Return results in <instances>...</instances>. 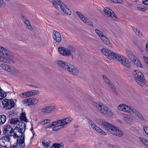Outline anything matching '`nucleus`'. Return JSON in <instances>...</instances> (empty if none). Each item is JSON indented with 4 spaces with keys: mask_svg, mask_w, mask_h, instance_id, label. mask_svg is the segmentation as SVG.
<instances>
[{
    "mask_svg": "<svg viewBox=\"0 0 148 148\" xmlns=\"http://www.w3.org/2000/svg\"><path fill=\"white\" fill-rule=\"evenodd\" d=\"M124 121L128 123L131 124L133 122L132 118L130 116L127 115H125L123 117Z\"/></svg>",
    "mask_w": 148,
    "mask_h": 148,
    "instance_id": "aec40b11",
    "label": "nucleus"
},
{
    "mask_svg": "<svg viewBox=\"0 0 148 148\" xmlns=\"http://www.w3.org/2000/svg\"><path fill=\"white\" fill-rule=\"evenodd\" d=\"M23 131L21 133V135L20 137V140H19V146L20 147H25V134Z\"/></svg>",
    "mask_w": 148,
    "mask_h": 148,
    "instance_id": "2eb2a0df",
    "label": "nucleus"
},
{
    "mask_svg": "<svg viewBox=\"0 0 148 148\" xmlns=\"http://www.w3.org/2000/svg\"><path fill=\"white\" fill-rule=\"evenodd\" d=\"M127 56L131 60H134V58H135V56L132 54L131 51L127 50Z\"/></svg>",
    "mask_w": 148,
    "mask_h": 148,
    "instance_id": "a878e982",
    "label": "nucleus"
},
{
    "mask_svg": "<svg viewBox=\"0 0 148 148\" xmlns=\"http://www.w3.org/2000/svg\"><path fill=\"white\" fill-rule=\"evenodd\" d=\"M0 53L3 56L10 55V52L7 49L0 46Z\"/></svg>",
    "mask_w": 148,
    "mask_h": 148,
    "instance_id": "f3484780",
    "label": "nucleus"
},
{
    "mask_svg": "<svg viewBox=\"0 0 148 148\" xmlns=\"http://www.w3.org/2000/svg\"><path fill=\"white\" fill-rule=\"evenodd\" d=\"M32 93H33V95H34L38 94L39 93V92L36 90H32L31 91Z\"/></svg>",
    "mask_w": 148,
    "mask_h": 148,
    "instance_id": "6e6d98bb",
    "label": "nucleus"
},
{
    "mask_svg": "<svg viewBox=\"0 0 148 148\" xmlns=\"http://www.w3.org/2000/svg\"><path fill=\"white\" fill-rule=\"evenodd\" d=\"M17 126L20 130L22 131H23V132H25L26 129V124L24 122H19Z\"/></svg>",
    "mask_w": 148,
    "mask_h": 148,
    "instance_id": "a211bd4d",
    "label": "nucleus"
},
{
    "mask_svg": "<svg viewBox=\"0 0 148 148\" xmlns=\"http://www.w3.org/2000/svg\"><path fill=\"white\" fill-rule=\"evenodd\" d=\"M94 105L103 114L109 116L112 115V112L111 110L101 103L95 102Z\"/></svg>",
    "mask_w": 148,
    "mask_h": 148,
    "instance_id": "39448f33",
    "label": "nucleus"
},
{
    "mask_svg": "<svg viewBox=\"0 0 148 148\" xmlns=\"http://www.w3.org/2000/svg\"><path fill=\"white\" fill-rule=\"evenodd\" d=\"M66 49L68 56H69L71 55V52H74L75 51V48L72 46H69L68 48H66Z\"/></svg>",
    "mask_w": 148,
    "mask_h": 148,
    "instance_id": "412c9836",
    "label": "nucleus"
},
{
    "mask_svg": "<svg viewBox=\"0 0 148 148\" xmlns=\"http://www.w3.org/2000/svg\"><path fill=\"white\" fill-rule=\"evenodd\" d=\"M21 18L23 19V20L26 21V20H27V18L24 16H23L21 17Z\"/></svg>",
    "mask_w": 148,
    "mask_h": 148,
    "instance_id": "69168bd1",
    "label": "nucleus"
},
{
    "mask_svg": "<svg viewBox=\"0 0 148 148\" xmlns=\"http://www.w3.org/2000/svg\"><path fill=\"white\" fill-rule=\"evenodd\" d=\"M18 132L20 133L22 132V131L19 128L18 126L15 127L14 130L13 132Z\"/></svg>",
    "mask_w": 148,
    "mask_h": 148,
    "instance_id": "37998d69",
    "label": "nucleus"
},
{
    "mask_svg": "<svg viewBox=\"0 0 148 148\" xmlns=\"http://www.w3.org/2000/svg\"><path fill=\"white\" fill-rule=\"evenodd\" d=\"M19 143V140L18 139H17L16 143H15V145H10L11 148H16L18 144Z\"/></svg>",
    "mask_w": 148,
    "mask_h": 148,
    "instance_id": "09e8293b",
    "label": "nucleus"
},
{
    "mask_svg": "<svg viewBox=\"0 0 148 148\" xmlns=\"http://www.w3.org/2000/svg\"><path fill=\"white\" fill-rule=\"evenodd\" d=\"M19 121V120L17 118H12L10 121V123L12 124H15L17 122Z\"/></svg>",
    "mask_w": 148,
    "mask_h": 148,
    "instance_id": "2f4dec72",
    "label": "nucleus"
},
{
    "mask_svg": "<svg viewBox=\"0 0 148 148\" xmlns=\"http://www.w3.org/2000/svg\"><path fill=\"white\" fill-rule=\"evenodd\" d=\"M146 46V49L147 50V52L148 53V41H147Z\"/></svg>",
    "mask_w": 148,
    "mask_h": 148,
    "instance_id": "e2e57ef3",
    "label": "nucleus"
},
{
    "mask_svg": "<svg viewBox=\"0 0 148 148\" xmlns=\"http://www.w3.org/2000/svg\"><path fill=\"white\" fill-rule=\"evenodd\" d=\"M102 125L103 127L107 130L109 131L110 133L112 128L113 129V127H114L111 124L105 122H102Z\"/></svg>",
    "mask_w": 148,
    "mask_h": 148,
    "instance_id": "dca6fc26",
    "label": "nucleus"
},
{
    "mask_svg": "<svg viewBox=\"0 0 148 148\" xmlns=\"http://www.w3.org/2000/svg\"><path fill=\"white\" fill-rule=\"evenodd\" d=\"M136 65L137 66L140 68H142L143 66V65L141 64V62L139 61L137 62V63L136 64Z\"/></svg>",
    "mask_w": 148,
    "mask_h": 148,
    "instance_id": "5fc2aeb1",
    "label": "nucleus"
},
{
    "mask_svg": "<svg viewBox=\"0 0 148 148\" xmlns=\"http://www.w3.org/2000/svg\"><path fill=\"white\" fill-rule=\"evenodd\" d=\"M101 40L104 42L107 39V38L103 34L101 37H100Z\"/></svg>",
    "mask_w": 148,
    "mask_h": 148,
    "instance_id": "3c124183",
    "label": "nucleus"
},
{
    "mask_svg": "<svg viewBox=\"0 0 148 148\" xmlns=\"http://www.w3.org/2000/svg\"><path fill=\"white\" fill-rule=\"evenodd\" d=\"M14 135H13V136L14 138H16V137H17V138H20V136L17 135L16 132H14Z\"/></svg>",
    "mask_w": 148,
    "mask_h": 148,
    "instance_id": "13d9d810",
    "label": "nucleus"
},
{
    "mask_svg": "<svg viewBox=\"0 0 148 148\" xmlns=\"http://www.w3.org/2000/svg\"><path fill=\"white\" fill-rule=\"evenodd\" d=\"M142 3L144 5H148V0L143 1H142Z\"/></svg>",
    "mask_w": 148,
    "mask_h": 148,
    "instance_id": "4d7b16f0",
    "label": "nucleus"
},
{
    "mask_svg": "<svg viewBox=\"0 0 148 148\" xmlns=\"http://www.w3.org/2000/svg\"><path fill=\"white\" fill-rule=\"evenodd\" d=\"M3 107L6 110H10L14 107V103L13 101L5 99L2 101Z\"/></svg>",
    "mask_w": 148,
    "mask_h": 148,
    "instance_id": "423d86ee",
    "label": "nucleus"
},
{
    "mask_svg": "<svg viewBox=\"0 0 148 148\" xmlns=\"http://www.w3.org/2000/svg\"><path fill=\"white\" fill-rule=\"evenodd\" d=\"M14 114H15V112L14 111H10L9 115H12L13 116H14Z\"/></svg>",
    "mask_w": 148,
    "mask_h": 148,
    "instance_id": "bf43d9fd",
    "label": "nucleus"
},
{
    "mask_svg": "<svg viewBox=\"0 0 148 148\" xmlns=\"http://www.w3.org/2000/svg\"><path fill=\"white\" fill-rule=\"evenodd\" d=\"M106 44L108 45L109 47H111L112 46V45L110 43V41L108 39L104 42Z\"/></svg>",
    "mask_w": 148,
    "mask_h": 148,
    "instance_id": "a18cd8bd",
    "label": "nucleus"
},
{
    "mask_svg": "<svg viewBox=\"0 0 148 148\" xmlns=\"http://www.w3.org/2000/svg\"><path fill=\"white\" fill-rule=\"evenodd\" d=\"M14 68L13 67L8 66V68L6 71L8 72H12L14 70Z\"/></svg>",
    "mask_w": 148,
    "mask_h": 148,
    "instance_id": "a19ab883",
    "label": "nucleus"
},
{
    "mask_svg": "<svg viewBox=\"0 0 148 148\" xmlns=\"http://www.w3.org/2000/svg\"><path fill=\"white\" fill-rule=\"evenodd\" d=\"M24 23L28 27V28L31 30L32 29V27L30 25L29 21L27 19L26 20V21H25Z\"/></svg>",
    "mask_w": 148,
    "mask_h": 148,
    "instance_id": "e433bc0d",
    "label": "nucleus"
},
{
    "mask_svg": "<svg viewBox=\"0 0 148 148\" xmlns=\"http://www.w3.org/2000/svg\"><path fill=\"white\" fill-rule=\"evenodd\" d=\"M55 109L54 106H49L45 107L41 109V112L45 113H51Z\"/></svg>",
    "mask_w": 148,
    "mask_h": 148,
    "instance_id": "f8f14e48",
    "label": "nucleus"
},
{
    "mask_svg": "<svg viewBox=\"0 0 148 148\" xmlns=\"http://www.w3.org/2000/svg\"><path fill=\"white\" fill-rule=\"evenodd\" d=\"M88 121L90 124V125L91 127L94 130L95 129L96 127H97V126L94 123L91 121L90 119H88Z\"/></svg>",
    "mask_w": 148,
    "mask_h": 148,
    "instance_id": "473e14b6",
    "label": "nucleus"
},
{
    "mask_svg": "<svg viewBox=\"0 0 148 148\" xmlns=\"http://www.w3.org/2000/svg\"><path fill=\"white\" fill-rule=\"evenodd\" d=\"M110 133L119 137L122 136L123 134L121 130L115 126L113 127V129L112 128V130L111 129L110 130Z\"/></svg>",
    "mask_w": 148,
    "mask_h": 148,
    "instance_id": "9b49d317",
    "label": "nucleus"
},
{
    "mask_svg": "<svg viewBox=\"0 0 148 148\" xmlns=\"http://www.w3.org/2000/svg\"><path fill=\"white\" fill-rule=\"evenodd\" d=\"M131 60L134 62V64L135 65L137 63V62L139 61L138 59L135 57L134 58V60Z\"/></svg>",
    "mask_w": 148,
    "mask_h": 148,
    "instance_id": "603ef678",
    "label": "nucleus"
},
{
    "mask_svg": "<svg viewBox=\"0 0 148 148\" xmlns=\"http://www.w3.org/2000/svg\"><path fill=\"white\" fill-rule=\"evenodd\" d=\"M1 67L3 69L5 70H7L8 67V65L5 64H1L0 65Z\"/></svg>",
    "mask_w": 148,
    "mask_h": 148,
    "instance_id": "ea45409f",
    "label": "nucleus"
},
{
    "mask_svg": "<svg viewBox=\"0 0 148 148\" xmlns=\"http://www.w3.org/2000/svg\"><path fill=\"white\" fill-rule=\"evenodd\" d=\"M101 51L108 58H112L113 57L116 58L123 66L128 68L131 67L130 63L127 60L126 58L123 55L103 48L101 50Z\"/></svg>",
    "mask_w": 148,
    "mask_h": 148,
    "instance_id": "f257e3e1",
    "label": "nucleus"
},
{
    "mask_svg": "<svg viewBox=\"0 0 148 148\" xmlns=\"http://www.w3.org/2000/svg\"><path fill=\"white\" fill-rule=\"evenodd\" d=\"M103 78L105 81L106 83H108V84H110L112 83V82L106 75H103Z\"/></svg>",
    "mask_w": 148,
    "mask_h": 148,
    "instance_id": "c9c22d12",
    "label": "nucleus"
},
{
    "mask_svg": "<svg viewBox=\"0 0 148 148\" xmlns=\"http://www.w3.org/2000/svg\"><path fill=\"white\" fill-rule=\"evenodd\" d=\"M3 129V133L5 136L10 135L13 133V129L10 125H7L4 126Z\"/></svg>",
    "mask_w": 148,
    "mask_h": 148,
    "instance_id": "9d476101",
    "label": "nucleus"
},
{
    "mask_svg": "<svg viewBox=\"0 0 148 148\" xmlns=\"http://www.w3.org/2000/svg\"><path fill=\"white\" fill-rule=\"evenodd\" d=\"M33 95V93L31 91H30L26 92L25 96L26 98L28 97Z\"/></svg>",
    "mask_w": 148,
    "mask_h": 148,
    "instance_id": "58836bf2",
    "label": "nucleus"
},
{
    "mask_svg": "<svg viewBox=\"0 0 148 148\" xmlns=\"http://www.w3.org/2000/svg\"><path fill=\"white\" fill-rule=\"evenodd\" d=\"M109 85L112 90L115 89V87L113 86V85L112 84V83H111Z\"/></svg>",
    "mask_w": 148,
    "mask_h": 148,
    "instance_id": "052dcab7",
    "label": "nucleus"
},
{
    "mask_svg": "<svg viewBox=\"0 0 148 148\" xmlns=\"http://www.w3.org/2000/svg\"><path fill=\"white\" fill-rule=\"evenodd\" d=\"M113 1L117 3H121V2L119 1L118 0H113Z\"/></svg>",
    "mask_w": 148,
    "mask_h": 148,
    "instance_id": "0e129e2a",
    "label": "nucleus"
},
{
    "mask_svg": "<svg viewBox=\"0 0 148 148\" xmlns=\"http://www.w3.org/2000/svg\"><path fill=\"white\" fill-rule=\"evenodd\" d=\"M60 144V147H62L61 148H64V145H63V143H61L60 144Z\"/></svg>",
    "mask_w": 148,
    "mask_h": 148,
    "instance_id": "774afa93",
    "label": "nucleus"
},
{
    "mask_svg": "<svg viewBox=\"0 0 148 148\" xmlns=\"http://www.w3.org/2000/svg\"><path fill=\"white\" fill-rule=\"evenodd\" d=\"M50 122V120L49 119L45 120L44 121L41 122V124L42 125H44L46 123H48Z\"/></svg>",
    "mask_w": 148,
    "mask_h": 148,
    "instance_id": "49530a36",
    "label": "nucleus"
},
{
    "mask_svg": "<svg viewBox=\"0 0 148 148\" xmlns=\"http://www.w3.org/2000/svg\"><path fill=\"white\" fill-rule=\"evenodd\" d=\"M64 127L63 125L61 124L60 125H56L55 126L53 127L52 128V130L53 131H56L58 130L61 128Z\"/></svg>",
    "mask_w": 148,
    "mask_h": 148,
    "instance_id": "cd10ccee",
    "label": "nucleus"
},
{
    "mask_svg": "<svg viewBox=\"0 0 148 148\" xmlns=\"http://www.w3.org/2000/svg\"><path fill=\"white\" fill-rule=\"evenodd\" d=\"M132 74L134 80L137 84L141 86H146L147 85L144 79V75L140 72L136 70L133 72Z\"/></svg>",
    "mask_w": 148,
    "mask_h": 148,
    "instance_id": "7ed1b4c3",
    "label": "nucleus"
},
{
    "mask_svg": "<svg viewBox=\"0 0 148 148\" xmlns=\"http://www.w3.org/2000/svg\"><path fill=\"white\" fill-rule=\"evenodd\" d=\"M58 50L60 54L64 56H68L66 48L62 47H58Z\"/></svg>",
    "mask_w": 148,
    "mask_h": 148,
    "instance_id": "6ab92c4d",
    "label": "nucleus"
},
{
    "mask_svg": "<svg viewBox=\"0 0 148 148\" xmlns=\"http://www.w3.org/2000/svg\"><path fill=\"white\" fill-rule=\"evenodd\" d=\"M143 129L145 133L148 135V127L147 126H144Z\"/></svg>",
    "mask_w": 148,
    "mask_h": 148,
    "instance_id": "864d4df0",
    "label": "nucleus"
},
{
    "mask_svg": "<svg viewBox=\"0 0 148 148\" xmlns=\"http://www.w3.org/2000/svg\"><path fill=\"white\" fill-rule=\"evenodd\" d=\"M76 14L81 19L82 21L84 23L90 26H93V24L90 20L80 12L78 11H77L76 12Z\"/></svg>",
    "mask_w": 148,
    "mask_h": 148,
    "instance_id": "1a4fd4ad",
    "label": "nucleus"
},
{
    "mask_svg": "<svg viewBox=\"0 0 148 148\" xmlns=\"http://www.w3.org/2000/svg\"><path fill=\"white\" fill-rule=\"evenodd\" d=\"M45 142V140H43L42 142V144L45 148H47L50 146V141H48L46 143V144Z\"/></svg>",
    "mask_w": 148,
    "mask_h": 148,
    "instance_id": "72a5a7b5",
    "label": "nucleus"
},
{
    "mask_svg": "<svg viewBox=\"0 0 148 148\" xmlns=\"http://www.w3.org/2000/svg\"><path fill=\"white\" fill-rule=\"evenodd\" d=\"M139 139L148 148V141L142 137H140Z\"/></svg>",
    "mask_w": 148,
    "mask_h": 148,
    "instance_id": "bb28decb",
    "label": "nucleus"
},
{
    "mask_svg": "<svg viewBox=\"0 0 148 148\" xmlns=\"http://www.w3.org/2000/svg\"><path fill=\"white\" fill-rule=\"evenodd\" d=\"M49 0L50 1H52L53 5L56 9L58 8V6L59 5L62 10L64 13L68 15H71V11L60 0Z\"/></svg>",
    "mask_w": 148,
    "mask_h": 148,
    "instance_id": "20e7f679",
    "label": "nucleus"
},
{
    "mask_svg": "<svg viewBox=\"0 0 148 148\" xmlns=\"http://www.w3.org/2000/svg\"><path fill=\"white\" fill-rule=\"evenodd\" d=\"M60 144L58 143H54L53 144L52 147L54 148H60Z\"/></svg>",
    "mask_w": 148,
    "mask_h": 148,
    "instance_id": "c03bdc74",
    "label": "nucleus"
},
{
    "mask_svg": "<svg viewBox=\"0 0 148 148\" xmlns=\"http://www.w3.org/2000/svg\"><path fill=\"white\" fill-rule=\"evenodd\" d=\"M38 102V100L35 98H29L22 101L23 104L26 106L35 105Z\"/></svg>",
    "mask_w": 148,
    "mask_h": 148,
    "instance_id": "0eeeda50",
    "label": "nucleus"
},
{
    "mask_svg": "<svg viewBox=\"0 0 148 148\" xmlns=\"http://www.w3.org/2000/svg\"><path fill=\"white\" fill-rule=\"evenodd\" d=\"M0 118L1 119V122H0V124H3L6 121V116L4 115H1L0 116Z\"/></svg>",
    "mask_w": 148,
    "mask_h": 148,
    "instance_id": "c85d7f7f",
    "label": "nucleus"
},
{
    "mask_svg": "<svg viewBox=\"0 0 148 148\" xmlns=\"http://www.w3.org/2000/svg\"><path fill=\"white\" fill-rule=\"evenodd\" d=\"M136 8L137 10L139 11H145L147 9V8L145 7L141 8L140 7H137Z\"/></svg>",
    "mask_w": 148,
    "mask_h": 148,
    "instance_id": "de8ad7c7",
    "label": "nucleus"
},
{
    "mask_svg": "<svg viewBox=\"0 0 148 148\" xmlns=\"http://www.w3.org/2000/svg\"><path fill=\"white\" fill-rule=\"evenodd\" d=\"M55 62L60 67L71 74L77 75L78 73L77 69L69 63L59 60H56Z\"/></svg>",
    "mask_w": 148,
    "mask_h": 148,
    "instance_id": "f03ea898",
    "label": "nucleus"
},
{
    "mask_svg": "<svg viewBox=\"0 0 148 148\" xmlns=\"http://www.w3.org/2000/svg\"><path fill=\"white\" fill-rule=\"evenodd\" d=\"M0 95L1 97V98H2V99L6 96V94L4 92V91L3 90V91H1L0 92Z\"/></svg>",
    "mask_w": 148,
    "mask_h": 148,
    "instance_id": "79ce46f5",
    "label": "nucleus"
},
{
    "mask_svg": "<svg viewBox=\"0 0 148 148\" xmlns=\"http://www.w3.org/2000/svg\"><path fill=\"white\" fill-rule=\"evenodd\" d=\"M62 121L60 119L55 121L53 122V123H54V124H55V125H57L60 123V124H62V123H63Z\"/></svg>",
    "mask_w": 148,
    "mask_h": 148,
    "instance_id": "8fccbe9b",
    "label": "nucleus"
},
{
    "mask_svg": "<svg viewBox=\"0 0 148 148\" xmlns=\"http://www.w3.org/2000/svg\"><path fill=\"white\" fill-rule=\"evenodd\" d=\"M95 130L97 132L99 133L100 134L103 135H106L107 133L105 132H104L103 130H101L99 127H96L95 128Z\"/></svg>",
    "mask_w": 148,
    "mask_h": 148,
    "instance_id": "5701e85b",
    "label": "nucleus"
},
{
    "mask_svg": "<svg viewBox=\"0 0 148 148\" xmlns=\"http://www.w3.org/2000/svg\"><path fill=\"white\" fill-rule=\"evenodd\" d=\"M95 31L99 37H101V35L103 34V33L99 30L98 29H95Z\"/></svg>",
    "mask_w": 148,
    "mask_h": 148,
    "instance_id": "4c0bfd02",
    "label": "nucleus"
},
{
    "mask_svg": "<svg viewBox=\"0 0 148 148\" xmlns=\"http://www.w3.org/2000/svg\"><path fill=\"white\" fill-rule=\"evenodd\" d=\"M104 15L107 17L116 18V15L112 10L108 8H104Z\"/></svg>",
    "mask_w": 148,
    "mask_h": 148,
    "instance_id": "6e6552de",
    "label": "nucleus"
},
{
    "mask_svg": "<svg viewBox=\"0 0 148 148\" xmlns=\"http://www.w3.org/2000/svg\"><path fill=\"white\" fill-rule=\"evenodd\" d=\"M133 31L136 33V35L140 37L142 36V34L140 33V32L137 29L134 27L133 28Z\"/></svg>",
    "mask_w": 148,
    "mask_h": 148,
    "instance_id": "f704fd0d",
    "label": "nucleus"
},
{
    "mask_svg": "<svg viewBox=\"0 0 148 148\" xmlns=\"http://www.w3.org/2000/svg\"><path fill=\"white\" fill-rule=\"evenodd\" d=\"M20 119L21 121H24L25 122H27L28 121L25 112H23L21 114Z\"/></svg>",
    "mask_w": 148,
    "mask_h": 148,
    "instance_id": "393cba45",
    "label": "nucleus"
},
{
    "mask_svg": "<svg viewBox=\"0 0 148 148\" xmlns=\"http://www.w3.org/2000/svg\"><path fill=\"white\" fill-rule=\"evenodd\" d=\"M125 106L126 105L125 104H121L118 106V110H119L125 112V110H126V109H125Z\"/></svg>",
    "mask_w": 148,
    "mask_h": 148,
    "instance_id": "7c9ffc66",
    "label": "nucleus"
},
{
    "mask_svg": "<svg viewBox=\"0 0 148 148\" xmlns=\"http://www.w3.org/2000/svg\"><path fill=\"white\" fill-rule=\"evenodd\" d=\"M4 3V1L2 0H0V5H2Z\"/></svg>",
    "mask_w": 148,
    "mask_h": 148,
    "instance_id": "338daca9",
    "label": "nucleus"
},
{
    "mask_svg": "<svg viewBox=\"0 0 148 148\" xmlns=\"http://www.w3.org/2000/svg\"><path fill=\"white\" fill-rule=\"evenodd\" d=\"M61 120L63 122L62 124L63 125V126L64 127L65 125L70 123L71 121V119L70 118H67L62 119Z\"/></svg>",
    "mask_w": 148,
    "mask_h": 148,
    "instance_id": "4be33fe9",
    "label": "nucleus"
},
{
    "mask_svg": "<svg viewBox=\"0 0 148 148\" xmlns=\"http://www.w3.org/2000/svg\"><path fill=\"white\" fill-rule=\"evenodd\" d=\"M143 58L145 60V61L147 63V62L148 61V58L146 57L145 56H143Z\"/></svg>",
    "mask_w": 148,
    "mask_h": 148,
    "instance_id": "680f3d73",
    "label": "nucleus"
},
{
    "mask_svg": "<svg viewBox=\"0 0 148 148\" xmlns=\"http://www.w3.org/2000/svg\"><path fill=\"white\" fill-rule=\"evenodd\" d=\"M133 113L135 114L136 115L142 120L144 121V118L142 115L136 110H134Z\"/></svg>",
    "mask_w": 148,
    "mask_h": 148,
    "instance_id": "b1692460",
    "label": "nucleus"
},
{
    "mask_svg": "<svg viewBox=\"0 0 148 148\" xmlns=\"http://www.w3.org/2000/svg\"><path fill=\"white\" fill-rule=\"evenodd\" d=\"M53 39L57 42H60L62 40L60 33L57 31L54 30L53 31Z\"/></svg>",
    "mask_w": 148,
    "mask_h": 148,
    "instance_id": "ddd939ff",
    "label": "nucleus"
},
{
    "mask_svg": "<svg viewBox=\"0 0 148 148\" xmlns=\"http://www.w3.org/2000/svg\"><path fill=\"white\" fill-rule=\"evenodd\" d=\"M7 56V57H3L2 58V62H4L7 63H14V62L12 60L13 56L10 53V55L5 56Z\"/></svg>",
    "mask_w": 148,
    "mask_h": 148,
    "instance_id": "4468645a",
    "label": "nucleus"
},
{
    "mask_svg": "<svg viewBox=\"0 0 148 148\" xmlns=\"http://www.w3.org/2000/svg\"><path fill=\"white\" fill-rule=\"evenodd\" d=\"M125 107V109H126V110H125V112L130 113L131 114H132V113H133L134 110H135L134 109H132L126 105Z\"/></svg>",
    "mask_w": 148,
    "mask_h": 148,
    "instance_id": "c756f323",
    "label": "nucleus"
}]
</instances>
